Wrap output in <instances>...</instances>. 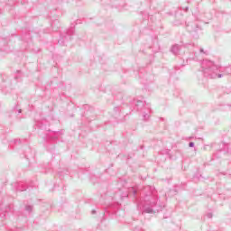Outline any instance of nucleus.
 I'll return each mask as SVG.
<instances>
[{
    "label": "nucleus",
    "mask_w": 231,
    "mask_h": 231,
    "mask_svg": "<svg viewBox=\"0 0 231 231\" xmlns=\"http://www.w3.org/2000/svg\"><path fill=\"white\" fill-rule=\"evenodd\" d=\"M219 66L214 64V61L204 60L200 63V71L206 79H221L223 74L219 73Z\"/></svg>",
    "instance_id": "obj_1"
},
{
    "label": "nucleus",
    "mask_w": 231,
    "mask_h": 231,
    "mask_svg": "<svg viewBox=\"0 0 231 231\" xmlns=\"http://www.w3.org/2000/svg\"><path fill=\"white\" fill-rule=\"evenodd\" d=\"M163 208V205L158 204L156 199L147 201L143 206V214H152L153 212H160Z\"/></svg>",
    "instance_id": "obj_2"
},
{
    "label": "nucleus",
    "mask_w": 231,
    "mask_h": 231,
    "mask_svg": "<svg viewBox=\"0 0 231 231\" xmlns=\"http://www.w3.org/2000/svg\"><path fill=\"white\" fill-rule=\"evenodd\" d=\"M134 106H135V109H137V111H142V108L145 107V103H143V101H142V100H136V101H134Z\"/></svg>",
    "instance_id": "obj_3"
},
{
    "label": "nucleus",
    "mask_w": 231,
    "mask_h": 231,
    "mask_svg": "<svg viewBox=\"0 0 231 231\" xmlns=\"http://www.w3.org/2000/svg\"><path fill=\"white\" fill-rule=\"evenodd\" d=\"M171 53H173V55H178V53H180V45L175 44L171 47Z\"/></svg>",
    "instance_id": "obj_4"
},
{
    "label": "nucleus",
    "mask_w": 231,
    "mask_h": 231,
    "mask_svg": "<svg viewBox=\"0 0 231 231\" xmlns=\"http://www.w3.org/2000/svg\"><path fill=\"white\" fill-rule=\"evenodd\" d=\"M224 75H231V66L224 69Z\"/></svg>",
    "instance_id": "obj_5"
},
{
    "label": "nucleus",
    "mask_w": 231,
    "mask_h": 231,
    "mask_svg": "<svg viewBox=\"0 0 231 231\" xmlns=\"http://www.w3.org/2000/svg\"><path fill=\"white\" fill-rule=\"evenodd\" d=\"M66 41H68V36H63L62 38H60L58 42L59 44H64V42H66Z\"/></svg>",
    "instance_id": "obj_6"
},
{
    "label": "nucleus",
    "mask_w": 231,
    "mask_h": 231,
    "mask_svg": "<svg viewBox=\"0 0 231 231\" xmlns=\"http://www.w3.org/2000/svg\"><path fill=\"white\" fill-rule=\"evenodd\" d=\"M150 116H149V112H144L143 115V120H144V122H147V120H149Z\"/></svg>",
    "instance_id": "obj_7"
},
{
    "label": "nucleus",
    "mask_w": 231,
    "mask_h": 231,
    "mask_svg": "<svg viewBox=\"0 0 231 231\" xmlns=\"http://www.w3.org/2000/svg\"><path fill=\"white\" fill-rule=\"evenodd\" d=\"M25 210H26V212H29V214H30L33 210V206H32V205L25 206Z\"/></svg>",
    "instance_id": "obj_8"
},
{
    "label": "nucleus",
    "mask_w": 231,
    "mask_h": 231,
    "mask_svg": "<svg viewBox=\"0 0 231 231\" xmlns=\"http://www.w3.org/2000/svg\"><path fill=\"white\" fill-rule=\"evenodd\" d=\"M68 37H70V35H73V30H69L67 32Z\"/></svg>",
    "instance_id": "obj_9"
},
{
    "label": "nucleus",
    "mask_w": 231,
    "mask_h": 231,
    "mask_svg": "<svg viewBox=\"0 0 231 231\" xmlns=\"http://www.w3.org/2000/svg\"><path fill=\"white\" fill-rule=\"evenodd\" d=\"M194 145H195L194 142H189V147H194Z\"/></svg>",
    "instance_id": "obj_10"
},
{
    "label": "nucleus",
    "mask_w": 231,
    "mask_h": 231,
    "mask_svg": "<svg viewBox=\"0 0 231 231\" xmlns=\"http://www.w3.org/2000/svg\"><path fill=\"white\" fill-rule=\"evenodd\" d=\"M208 217L209 218V219H212V213H208Z\"/></svg>",
    "instance_id": "obj_11"
},
{
    "label": "nucleus",
    "mask_w": 231,
    "mask_h": 231,
    "mask_svg": "<svg viewBox=\"0 0 231 231\" xmlns=\"http://www.w3.org/2000/svg\"><path fill=\"white\" fill-rule=\"evenodd\" d=\"M226 152H227V154H231V148H227Z\"/></svg>",
    "instance_id": "obj_12"
},
{
    "label": "nucleus",
    "mask_w": 231,
    "mask_h": 231,
    "mask_svg": "<svg viewBox=\"0 0 231 231\" xmlns=\"http://www.w3.org/2000/svg\"><path fill=\"white\" fill-rule=\"evenodd\" d=\"M17 190H19L20 192H24V190H26V188H23V189H17Z\"/></svg>",
    "instance_id": "obj_13"
},
{
    "label": "nucleus",
    "mask_w": 231,
    "mask_h": 231,
    "mask_svg": "<svg viewBox=\"0 0 231 231\" xmlns=\"http://www.w3.org/2000/svg\"><path fill=\"white\" fill-rule=\"evenodd\" d=\"M21 140H14V143H20Z\"/></svg>",
    "instance_id": "obj_14"
},
{
    "label": "nucleus",
    "mask_w": 231,
    "mask_h": 231,
    "mask_svg": "<svg viewBox=\"0 0 231 231\" xmlns=\"http://www.w3.org/2000/svg\"><path fill=\"white\" fill-rule=\"evenodd\" d=\"M200 53H205V51L203 49L199 50Z\"/></svg>",
    "instance_id": "obj_15"
},
{
    "label": "nucleus",
    "mask_w": 231,
    "mask_h": 231,
    "mask_svg": "<svg viewBox=\"0 0 231 231\" xmlns=\"http://www.w3.org/2000/svg\"><path fill=\"white\" fill-rule=\"evenodd\" d=\"M92 214H97V211L96 210H92Z\"/></svg>",
    "instance_id": "obj_16"
},
{
    "label": "nucleus",
    "mask_w": 231,
    "mask_h": 231,
    "mask_svg": "<svg viewBox=\"0 0 231 231\" xmlns=\"http://www.w3.org/2000/svg\"><path fill=\"white\" fill-rule=\"evenodd\" d=\"M22 112H23V110H21V109L18 110V113H22Z\"/></svg>",
    "instance_id": "obj_17"
},
{
    "label": "nucleus",
    "mask_w": 231,
    "mask_h": 231,
    "mask_svg": "<svg viewBox=\"0 0 231 231\" xmlns=\"http://www.w3.org/2000/svg\"><path fill=\"white\" fill-rule=\"evenodd\" d=\"M186 12H189V7H186Z\"/></svg>",
    "instance_id": "obj_18"
},
{
    "label": "nucleus",
    "mask_w": 231,
    "mask_h": 231,
    "mask_svg": "<svg viewBox=\"0 0 231 231\" xmlns=\"http://www.w3.org/2000/svg\"><path fill=\"white\" fill-rule=\"evenodd\" d=\"M134 194L136 195V190H134Z\"/></svg>",
    "instance_id": "obj_19"
},
{
    "label": "nucleus",
    "mask_w": 231,
    "mask_h": 231,
    "mask_svg": "<svg viewBox=\"0 0 231 231\" xmlns=\"http://www.w3.org/2000/svg\"><path fill=\"white\" fill-rule=\"evenodd\" d=\"M119 97H120V98H123V97H122V94H120Z\"/></svg>",
    "instance_id": "obj_20"
},
{
    "label": "nucleus",
    "mask_w": 231,
    "mask_h": 231,
    "mask_svg": "<svg viewBox=\"0 0 231 231\" xmlns=\"http://www.w3.org/2000/svg\"><path fill=\"white\" fill-rule=\"evenodd\" d=\"M194 151H198V149H197V148H194Z\"/></svg>",
    "instance_id": "obj_21"
},
{
    "label": "nucleus",
    "mask_w": 231,
    "mask_h": 231,
    "mask_svg": "<svg viewBox=\"0 0 231 231\" xmlns=\"http://www.w3.org/2000/svg\"><path fill=\"white\" fill-rule=\"evenodd\" d=\"M134 231H136V227L134 228Z\"/></svg>",
    "instance_id": "obj_22"
}]
</instances>
